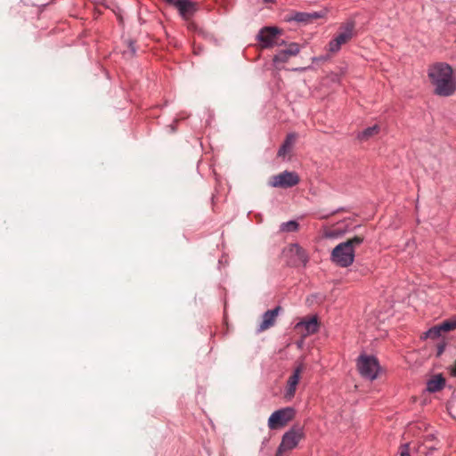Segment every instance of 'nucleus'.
Wrapping results in <instances>:
<instances>
[{
	"instance_id": "b1692460",
	"label": "nucleus",
	"mask_w": 456,
	"mask_h": 456,
	"mask_svg": "<svg viewBox=\"0 0 456 456\" xmlns=\"http://www.w3.org/2000/svg\"><path fill=\"white\" fill-rule=\"evenodd\" d=\"M129 47L133 53V54L135 53V48L134 46V44L132 42L129 43Z\"/></svg>"
},
{
	"instance_id": "aec40b11",
	"label": "nucleus",
	"mask_w": 456,
	"mask_h": 456,
	"mask_svg": "<svg viewBox=\"0 0 456 456\" xmlns=\"http://www.w3.org/2000/svg\"><path fill=\"white\" fill-rule=\"evenodd\" d=\"M298 223L294 220H290L288 222H284L281 224L280 230L283 232H296L298 229Z\"/></svg>"
},
{
	"instance_id": "9d476101",
	"label": "nucleus",
	"mask_w": 456,
	"mask_h": 456,
	"mask_svg": "<svg viewBox=\"0 0 456 456\" xmlns=\"http://www.w3.org/2000/svg\"><path fill=\"white\" fill-rule=\"evenodd\" d=\"M165 2L175 7L184 20L191 17L196 11L195 4L190 0H165Z\"/></svg>"
},
{
	"instance_id": "2eb2a0df",
	"label": "nucleus",
	"mask_w": 456,
	"mask_h": 456,
	"mask_svg": "<svg viewBox=\"0 0 456 456\" xmlns=\"http://www.w3.org/2000/svg\"><path fill=\"white\" fill-rule=\"evenodd\" d=\"M281 310L280 306H277L272 310L266 311L262 316V322L257 329L258 332H262L271 327H273L275 323L276 317Z\"/></svg>"
},
{
	"instance_id": "412c9836",
	"label": "nucleus",
	"mask_w": 456,
	"mask_h": 456,
	"mask_svg": "<svg viewBox=\"0 0 456 456\" xmlns=\"http://www.w3.org/2000/svg\"><path fill=\"white\" fill-rule=\"evenodd\" d=\"M399 453H400V456H411L410 444H402L399 449Z\"/></svg>"
},
{
	"instance_id": "f03ea898",
	"label": "nucleus",
	"mask_w": 456,
	"mask_h": 456,
	"mask_svg": "<svg viewBox=\"0 0 456 456\" xmlns=\"http://www.w3.org/2000/svg\"><path fill=\"white\" fill-rule=\"evenodd\" d=\"M365 239V235L359 233L347 240L338 244L331 251L330 260L339 267H348L355 256V248L360 246Z\"/></svg>"
},
{
	"instance_id": "a211bd4d",
	"label": "nucleus",
	"mask_w": 456,
	"mask_h": 456,
	"mask_svg": "<svg viewBox=\"0 0 456 456\" xmlns=\"http://www.w3.org/2000/svg\"><path fill=\"white\" fill-rule=\"evenodd\" d=\"M296 141V135L294 134H289L287 135L284 142L281 146L278 151V156L285 158L287 153L291 150L294 142Z\"/></svg>"
},
{
	"instance_id": "6e6552de",
	"label": "nucleus",
	"mask_w": 456,
	"mask_h": 456,
	"mask_svg": "<svg viewBox=\"0 0 456 456\" xmlns=\"http://www.w3.org/2000/svg\"><path fill=\"white\" fill-rule=\"evenodd\" d=\"M294 415L295 411L291 407H286L275 411L271 414V416L268 419V427L271 429H275L279 427H283L294 418Z\"/></svg>"
},
{
	"instance_id": "dca6fc26",
	"label": "nucleus",
	"mask_w": 456,
	"mask_h": 456,
	"mask_svg": "<svg viewBox=\"0 0 456 456\" xmlns=\"http://www.w3.org/2000/svg\"><path fill=\"white\" fill-rule=\"evenodd\" d=\"M289 251L292 256L295 257L294 263L297 265H305L308 262V255L305 250L298 244H291Z\"/></svg>"
},
{
	"instance_id": "f257e3e1",
	"label": "nucleus",
	"mask_w": 456,
	"mask_h": 456,
	"mask_svg": "<svg viewBox=\"0 0 456 456\" xmlns=\"http://www.w3.org/2000/svg\"><path fill=\"white\" fill-rule=\"evenodd\" d=\"M428 75L436 94L446 97L456 91V79L449 64L436 62L428 68Z\"/></svg>"
},
{
	"instance_id": "0eeeda50",
	"label": "nucleus",
	"mask_w": 456,
	"mask_h": 456,
	"mask_svg": "<svg viewBox=\"0 0 456 456\" xmlns=\"http://www.w3.org/2000/svg\"><path fill=\"white\" fill-rule=\"evenodd\" d=\"M281 34V30L276 27H265L261 28L256 36L262 48H271L276 45H282L284 41L278 43L277 37Z\"/></svg>"
},
{
	"instance_id": "f8f14e48",
	"label": "nucleus",
	"mask_w": 456,
	"mask_h": 456,
	"mask_svg": "<svg viewBox=\"0 0 456 456\" xmlns=\"http://www.w3.org/2000/svg\"><path fill=\"white\" fill-rule=\"evenodd\" d=\"M300 52V45L297 43H289L286 49L279 51L273 56V62L277 63H285L287 62L290 57L296 56Z\"/></svg>"
},
{
	"instance_id": "9b49d317",
	"label": "nucleus",
	"mask_w": 456,
	"mask_h": 456,
	"mask_svg": "<svg viewBox=\"0 0 456 456\" xmlns=\"http://www.w3.org/2000/svg\"><path fill=\"white\" fill-rule=\"evenodd\" d=\"M295 329L301 334L303 338L314 334L318 331L319 323L316 316H313L308 320H302L295 325Z\"/></svg>"
},
{
	"instance_id": "7ed1b4c3",
	"label": "nucleus",
	"mask_w": 456,
	"mask_h": 456,
	"mask_svg": "<svg viewBox=\"0 0 456 456\" xmlns=\"http://www.w3.org/2000/svg\"><path fill=\"white\" fill-rule=\"evenodd\" d=\"M354 34L355 23L354 20L342 24L336 37L330 41L328 51L332 53H338L343 45L346 44L354 37Z\"/></svg>"
},
{
	"instance_id": "20e7f679",
	"label": "nucleus",
	"mask_w": 456,
	"mask_h": 456,
	"mask_svg": "<svg viewBox=\"0 0 456 456\" xmlns=\"http://www.w3.org/2000/svg\"><path fill=\"white\" fill-rule=\"evenodd\" d=\"M357 367L362 377L369 380L376 379L380 370L378 359L366 354L359 356Z\"/></svg>"
},
{
	"instance_id": "423d86ee",
	"label": "nucleus",
	"mask_w": 456,
	"mask_h": 456,
	"mask_svg": "<svg viewBox=\"0 0 456 456\" xmlns=\"http://www.w3.org/2000/svg\"><path fill=\"white\" fill-rule=\"evenodd\" d=\"M298 175L294 171H283L270 178L268 184L273 188H291L299 183Z\"/></svg>"
},
{
	"instance_id": "4be33fe9",
	"label": "nucleus",
	"mask_w": 456,
	"mask_h": 456,
	"mask_svg": "<svg viewBox=\"0 0 456 456\" xmlns=\"http://www.w3.org/2000/svg\"><path fill=\"white\" fill-rule=\"evenodd\" d=\"M444 350V344H440L437 346V355H440L443 354Z\"/></svg>"
},
{
	"instance_id": "a878e982",
	"label": "nucleus",
	"mask_w": 456,
	"mask_h": 456,
	"mask_svg": "<svg viewBox=\"0 0 456 456\" xmlns=\"http://www.w3.org/2000/svg\"><path fill=\"white\" fill-rule=\"evenodd\" d=\"M265 3H272L273 2L274 0H264Z\"/></svg>"
},
{
	"instance_id": "5701e85b",
	"label": "nucleus",
	"mask_w": 456,
	"mask_h": 456,
	"mask_svg": "<svg viewBox=\"0 0 456 456\" xmlns=\"http://www.w3.org/2000/svg\"><path fill=\"white\" fill-rule=\"evenodd\" d=\"M325 236H326L327 238H334V237L336 236V234H335V232H327L325 233Z\"/></svg>"
},
{
	"instance_id": "393cba45",
	"label": "nucleus",
	"mask_w": 456,
	"mask_h": 456,
	"mask_svg": "<svg viewBox=\"0 0 456 456\" xmlns=\"http://www.w3.org/2000/svg\"><path fill=\"white\" fill-rule=\"evenodd\" d=\"M452 375L456 376V361H455L454 365L452 368Z\"/></svg>"
},
{
	"instance_id": "ddd939ff",
	"label": "nucleus",
	"mask_w": 456,
	"mask_h": 456,
	"mask_svg": "<svg viewBox=\"0 0 456 456\" xmlns=\"http://www.w3.org/2000/svg\"><path fill=\"white\" fill-rule=\"evenodd\" d=\"M325 12H297L287 18L288 21H296L297 23L308 24L313 20L322 18Z\"/></svg>"
},
{
	"instance_id": "6ab92c4d",
	"label": "nucleus",
	"mask_w": 456,
	"mask_h": 456,
	"mask_svg": "<svg viewBox=\"0 0 456 456\" xmlns=\"http://www.w3.org/2000/svg\"><path fill=\"white\" fill-rule=\"evenodd\" d=\"M379 132V126L378 125H374L372 126L367 127L364 129L359 135L358 138L362 139H368L369 137H371L375 134H377Z\"/></svg>"
},
{
	"instance_id": "39448f33",
	"label": "nucleus",
	"mask_w": 456,
	"mask_h": 456,
	"mask_svg": "<svg viewBox=\"0 0 456 456\" xmlns=\"http://www.w3.org/2000/svg\"><path fill=\"white\" fill-rule=\"evenodd\" d=\"M302 437L303 431L300 428H290L282 436L275 456H289L288 452L296 448Z\"/></svg>"
},
{
	"instance_id": "f3484780",
	"label": "nucleus",
	"mask_w": 456,
	"mask_h": 456,
	"mask_svg": "<svg viewBox=\"0 0 456 456\" xmlns=\"http://www.w3.org/2000/svg\"><path fill=\"white\" fill-rule=\"evenodd\" d=\"M445 384L444 379L441 375H437L427 383V390L431 393L441 390Z\"/></svg>"
},
{
	"instance_id": "4468645a",
	"label": "nucleus",
	"mask_w": 456,
	"mask_h": 456,
	"mask_svg": "<svg viewBox=\"0 0 456 456\" xmlns=\"http://www.w3.org/2000/svg\"><path fill=\"white\" fill-rule=\"evenodd\" d=\"M304 370V366L300 363L297 366L292 373V375L289 378L287 382V388L285 392V397L288 399H291L296 393L297 386L299 382L300 374Z\"/></svg>"
},
{
	"instance_id": "1a4fd4ad",
	"label": "nucleus",
	"mask_w": 456,
	"mask_h": 456,
	"mask_svg": "<svg viewBox=\"0 0 456 456\" xmlns=\"http://www.w3.org/2000/svg\"><path fill=\"white\" fill-rule=\"evenodd\" d=\"M456 329V316L454 318L446 320L441 324L429 329L424 333V338H437L440 337L441 332H446Z\"/></svg>"
}]
</instances>
